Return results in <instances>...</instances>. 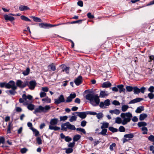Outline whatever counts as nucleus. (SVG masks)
<instances>
[{
  "mask_svg": "<svg viewBox=\"0 0 154 154\" xmlns=\"http://www.w3.org/2000/svg\"><path fill=\"white\" fill-rule=\"evenodd\" d=\"M121 117L123 119L122 121L120 118L118 117L116 118L115 122L118 124L122 123L123 125H125L131 121V118L132 117V115L130 112L125 113H122L121 114Z\"/></svg>",
  "mask_w": 154,
  "mask_h": 154,
  "instance_id": "f257e3e1",
  "label": "nucleus"
},
{
  "mask_svg": "<svg viewBox=\"0 0 154 154\" xmlns=\"http://www.w3.org/2000/svg\"><path fill=\"white\" fill-rule=\"evenodd\" d=\"M99 97L97 94L94 95L91 94H88L85 96L86 99L90 101V103L93 106H98L100 102Z\"/></svg>",
  "mask_w": 154,
  "mask_h": 154,
  "instance_id": "f03ea898",
  "label": "nucleus"
},
{
  "mask_svg": "<svg viewBox=\"0 0 154 154\" xmlns=\"http://www.w3.org/2000/svg\"><path fill=\"white\" fill-rule=\"evenodd\" d=\"M50 109V107L49 105H46L45 107H43L41 106H39L38 108L35 109L33 113L36 114L37 113H41L42 112L46 113Z\"/></svg>",
  "mask_w": 154,
  "mask_h": 154,
  "instance_id": "7ed1b4c3",
  "label": "nucleus"
},
{
  "mask_svg": "<svg viewBox=\"0 0 154 154\" xmlns=\"http://www.w3.org/2000/svg\"><path fill=\"white\" fill-rule=\"evenodd\" d=\"M61 129L65 131H66L67 129H68L71 130H75L76 128L75 126L73 125H71L69 122H67L66 123L62 124L61 125Z\"/></svg>",
  "mask_w": 154,
  "mask_h": 154,
  "instance_id": "20e7f679",
  "label": "nucleus"
},
{
  "mask_svg": "<svg viewBox=\"0 0 154 154\" xmlns=\"http://www.w3.org/2000/svg\"><path fill=\"white\" fill-rule=\"evenodd\" d=\"M28 82L27 81H26L24 82H22L20 80H17L16 82V85L17 86L20 88H23L26 86L28 85Z\"/></svg>",
  "mask_w": 154,
  "mask_h": 154,
  "instance_id": "39448f33",
  "label": "nucleus"
},
{
  "mask_svg": "<svg viewBox=\"0 0 154 154\" xmlns=\"http://www.w3.org/2000/svg\"><path fill=\"white\" fill-rule=\"evenodd\" d=\"M54 103L56 104H58L61 103L65 102V100L63 95H61L57 99L54 100Z\"/></svg>",
  "mask_w": 154,
  "mask_h": 154,
  "instance_id": "423d86ee",
  "label": "nucleus"
},
{
  "mask_svg": "<svg viewBox=\"0 0 154 154\" xmlns=\"http://www.w3.org/2000/svg\"><path fill=\"white\" fill-rule=\"evenodd\" d=\"M17 89V87L15 85V82L13 81H10L6 85V88Z\"/></svg>",
  "mask_w": 154,
  "mask_h": 154,
  "instance_id": "0eeeda50",
  "label": "nucleus"
},
{
  "mask_svg": "<svg viewBox=\"0 0 154 154\" xmlns=\"http://www.w3.org/2000/svg\"><path fill=\"white\" fill-rule=\"evenodd\" d=\"M76 94L75 93L70 94L69 96L66 98V99L65 100V103H69L71 102L72 99L76 97Z\"/></svg>",
  "mask_w": 154,
  "mask_h": 154,
  "instance_id": "6e6552de",
  "label": "nucleus"
},
{
  "mask_svg": "<svg viewBox=\"0 0 154 154\" xmlns=\"http://www.w3.org/2000/svg\"><path fill=\"white\" fill-rule=\"evenodd\" d=\"M76 113L77 116H79L82 119H85L86 117V114L87 112H75Z\"/></svg>",
  "mask_w": 154,
  "mask_h": 154,
  "instance_id": "1a4fd4ad",
  "label": "nucleus"
},
{
  "mask_svg": "<svg viewBox=\"0 0 154 154\" xmlns=\"http://www.w3.org/2000/svg\"><path fill=\"white\" fill-rule=\"evenodd\" d=\"M82 77L81 76H79L74 80V82L76 85H79L81 84L82 82Z\"/></svg>",
  "mask_w": 154,
  "mask_h": 154,
  "instance_id": "9d476101",
  "label": "nucleus"
},
{
  "mask_svg": "<svg viewBox=\"0 0 154 154\" xmlns=\"http://www.w3.org/2000/svg\"><path fill=\"white\" fill-rule=\"evenodd\" d=\"M36 85V83L35 81H31L29 82V84H28V86L30 89L33 90L34 89Z\"/></svg>",
  "mask_w": 154,
  "mask_h": 154,
  "instance_id": "9b49d317",
  "label": "nucleus"
},
{
  "mask_svg": "<svg viewBox=\"0 0 154 154\" xmlns=\"http://www.w3.org/2000/svg\"><path fill=\"white\" fill-rule=\"evenodd\" d=\"M23 105L24 106L27 105V108L29 110L32 111L34 109L35 105L32 103H28L27 102H25Z\"/></svg>",
  "mask_w": 154,
  "mask_h": 154,
  "instance_id": "f8f14e48",
  "label": "nucleus"
},
{
  "mask_svg": "<svg viewBox=\"0 0 154 154\" xmlns=\"http://www.w3.org/2000/svg\"><path fill=\"white\" fill-rule=\"evenodd\" d=\"M59 122L58 119L54 118L51 119L50 122V125L52 126L56 125Z\"/></svg>",
  "mask_w": 154,
  "mask_h": 154,
  "instance_id": "ddd939ff",
  "label": "nucleus"
},
{
  "mask_svg": "<svg viewBox=\"0 0 154 154\" xmlns=\"http://www.w3.org/2000/svg\"><path fill=\"white\" fill-rule=\"evenodd\" d=\"M143 100V98L140 97H137L135 99L131 100L129 102V104L134 103L140 102Z\"/></svg>",
  "mask_w": 154,
  "mask_h": 154,
  "instance_id": "4468645a",
  "label": "nucleus"
},
{
  "mask_svg": "<svg viewBox=\"0 0 154 154\" xmlns=\"http://www.w3.org/2000/svg\"><path fill=\"white\" fill-rule=\"evenodd\" d=\"M4 17L6 20H9L11 21H12L15 19L14 17L9 16V15H5L4 16Z\"/></svg>",
  "mask_w": 154,
  "mask_h": 154,
  "instance_id": "2eb2a0df",
  "label": "nucleus"
},
{
  "mask_svg": "<svg viewBox=\"0 0 154 154\" xmlns=\"http://www.w3.org/2000/svg\"><path fill=\"white\" fill-rule=\"evenodd\" d=\"M13 127L12 122H10L8 123L7 127V132L8 133H11V130L13 129Z\"/></svg>",
  "mask_w": 154,
  "mask_h": 154,
  "instance_id": "dca6fc26",
  "label": "nucleus"
},
{
  "mask_svg": "<svg viewBox=\"0 0 154 154\" xmlns=\"http://www.w3.org/2000/svg\"><path fill=\"white\" fill-rule=\"evenodd\" d=\"M108 95L109 93L107 91H100L99 97H104Z\"/></svg>",
  "mask_w": 154,
  "mask_h": 154,
  "instance_id": "f3484780",
  "label": "nucleus"
},
{
  "mask_svg": "<svg viewBox=\"0 0 154 154\" xmlns=\"http://www.w3.org/2000/svg\"><path fill=\"white\" fill-rule=\"evenodd\" d=\"M17 89H14L12 88L11 90L7 91L6 92L8 94L9 93L11 95H14L15 94L17 93V92L15 91Z\"/></svg>",
  "mask_w": 154,
  "mask_h": 154,
  "instance_id": "a211bd4d",
  "label": "nucleus"
},
{
  "mask_svg": "<svg viewBox=\"0 0 154 154\" xmlns=\"http://www.w3.org/2000/svg\"><path fill=\"white\" fill-rule=\"evenodd\" d=\"M48 70L50 71H54L56 70V66L54 63H52L48 65Z\"/></svg>",
  "mask_w": 154,
  "mask_h": 154,
  "instance_id": "6ab92c4d",
  "label": "nucleus"
},
{
  "mask_svg": "<svg viewBox=\"0 0 154 154\" xmlns=\"http://www.w3.org/2000/svg\"><path fill=\"white\" fill-rule=\"evenodd\" d=\"M22 97L24 99L25 101H26L27 99L29 100H31L32 99V97L31 95H28L27 96H26L25 94H23Z\"/></svg>",
  "mask_w": 154,
  "mask_h": 154,
  "instance_id": "aec40b11",
  "label": "nucleus"
},
{
  "mask_svg": "<svg viewBox=\"0 0 154 154\" xmlns=\"http://www.w3.org/2000/svg\"><path fill=\"white\" fill-rule=\"evenodd\" d=\"M117 87L119 89V92L120 93L122 92H125V89L124 88L123 85H117Z\"/></svg>",
  "mask_w": 154,
  "mask_h": 154,
  "instance_id": "412c9836",
  "label": "nucleus"
},
{
  "mask_svg": "<svg viewBox=\"0 0 154 154\" xmlns=\"http://www.w3.org/2000/svg\"><path fill=\"white\" fill-rule=\"evenodd\" d=\"M101 124L102 125L100 127L101 129H106L109 127V123L107 122H103L101 123Z\"/></svg>",
  "mask_w": 154,
  "mask_h": 154,
  "instance_id": "4be33fe9",
  "label": "nucleus"
},
{
  "mask_svg": "<svg viewBox=\"0 0 154 154\" xmlns=\"http://www.w3.org/2000/svg\"><path fill=\"white\" fill-rule=\"evenodd\" d=\"M70 68L69 67H67L66 66H64L62 70V72H65L66 74H68L69 72Z\"/></svg>",
  "mask_w": 154,
  "mask_h": 154,
  "instance_id": "5701e85b",
  "label": "nucleus"
},
{
  "mask_svg": "<svg viewBox=\"0 0 154 154\" xmlns=\"http://www.w3.org/2000/svg\"><path fill=\"white\" fill-rule=\"evenodd\" d=\"M19 10L21 11L29 9V8L27 6L25 5H20L19 7Z\"/></svg>",
  "mask_w": 154,
  "mask_h": 154,
  "instance_id": "b1692460",
  "label": "nucleus"
},
{
  "mask_svg": "<svg viewBox=\"0 0 154 154\" xmlns=\"http://www.w3.org/2000/svg\"><path fill=\"white\" fill-rule=\"evenodd\" d=\"M111 86V84L109 82H106L103 83L102 85L103 88H108Z\"/></svg>",
  "mask_w": 154,
  "mask_h": 154,
  "instance_id": "393cba45",
  "label": "nucleus"
},
{
  "mask_svg": "<svg viewBox=\"0 0 154 154\" xmlns=\"http://www.w3.org/2000/svg\"><path fill=\"white\" fill-rule=\"evenodd\" d=\"M39 27L42 28H49V24L47 23H41L39 24Z\"/></svg>",
  "mask_w": 154,
  "mask_h": 154,
  "instance_id": "a878e982",
  "label": "nucleus"
},
{
  "mask_svg": "<svg viewBox=\"0 0 154 154\" xmlns=\"http://www.w3.org/2000/svg\"><path fill=\"white\" fill-rule=\"evenodd\" d=\"M49 129L50 130H53L54 131H58L60 129V128L57 126H54L49 125Z\"/></svg>",
  "mask_w": 154,
  "mask_h": 154,
  "instance_id": "bb28decb",
  "label": "nucleus"
},
{
  "mask_svg": "<svg viewBox=\"0 0 154 154\" xmlns=\"http://www.w3.org/2000/svg\"><path fill=\"white\" fill-rule=\"evenodd\" d=\"M144 109V107L143 106H140L138 107L136 110L135 112L137 113H140Z\"/></svg>",
  "mask_w": 154,
  "mask_h": 154,
  "instance_id": "cd10ccee",
  "label": "nucleus"
},
{
  "mask_svg": "<svg viewBox=\"0 0 154 154\" xmlns=\"http://www.w3.org/2000/svg\"><path fill=\"white\" fill-rule=\"evenodd\" d=\"M147 116V115L145 113H142L140 115L139 119L140 121L144 120Z\"/></svg>",
  "mask_w": 154,
  "mask_h": 154,
  "instance_id": "c85d7f7f",
  "label": "nucleus"
},
{
  "mask_svg": "<svg viewBox=\"0 0 154 154\" xmlns=\"http://www.w3.org/2000/svg\"><path fill=\"white\" fill-rule=\"evenodd\" d=\"M120 111L119 109H116L113 110H110L109 112L111 113H114L116 115H119L120 113Z\"/></svg>",
  "mask_w": 154,
  "mask_h": 154,
  "instance_id": "c756f323",
  "label": "nucleus"
},
{
  "mask_svg": "<svg viewBox=\"0 0 154 154\" xmlns=\"http://www.w3.org/2000/svg\"><path fill=\"white\" fill-rule=\"evenodd\" d=\"M134 137V135L132 133H130L128 134H126L124 135V137L126 138H128L130 139L133 138Z\"/></svg>",
  "mask_w": 154,
  "mask_h": 154,
  "instance_id": "7c9ffc66",
  "label": "nucleus"
},
{
  "mask_svg": "<svg viewBox=\"0 0 154 154\" xmlns=\"http://www.w3.org/2000/svg\"><path fill=\"white\" fill-rule=\"evenodd\" d=\"M133 90L134 93L135 94H138L140 93V89L138 88L137 86L134 87Z\"/></svg>",
  "mask_w": 154,
  "mask_h": 154,
  "instance_id": "2f4dec72",
  "label": "nucleus"
},
{
  "mask_svg": "<svg viewBox=\"0 0 154 154\" xmlns=\"http://www.w3.org/2000/svg\"><path fill=\"white\" fill-rule=\"evenodd\" d=\"M102 129V131L101 132L98 133L99 134H101L103 136L107 135V134H106L107 132V129L105 128H103Z\"/></svg>",
  "mask_w": 154,
  "mask_h": 154,
  "instance_id": "473e14b6",
  "label": "nucleus"
},
{
  "mask_svg": "<svg viewBox=\"0 0 154 154\" xmlns=\"http://www.w3.org/2000/svg\"><path fill=\"white\" fill-rule=\"evenodd\" d=\"M81 136L79 134H77L74 136L73 138V140L74 142L77 141L80 139Z\"/></svg>",
  "mask_w": 154,
  "mask_h": 154,
  "instance_id": "72a5a7b5",
  "label": "nucleus"
},
{
  "mask_svg": "<svg viewBox=\"0 0 154 154\" xmlns=\"http://www.w3.org/2000/svg\"><path fill=\"white\" fill-rule=\"evenodd\" d=\"M20 18L22 20L26 21H29L31 22V20L29 19L27 17L24 15H22L20 17Z\"/></svg>",
  "mask_w": 154,
  "mask_h": 154,
  "instance_id": "f704fd0d",
  "label": "nucleus"
},
{
  "mask_svg": "<svg viewBox=\"0 0 154 154\" xmlns=\"http://www.w3.org/2000/svg\"><path fill=\"white\" fill-rule=\"evenodd\" d=\"M109 129L110 131H112L113 133L116 132L118 131L117 129L115 128L112 126L109 127Z\"/></svg>",
  "mask_w": 154,
  "mask_h": 154,
  "instance_id": "c9c22d12",
  "label": "nucleus"
},
{
  "mask_svg": "<svg viewBox=\"0 0 154 154\" xmlns=\"http://www.w3.org/2000/svg\"><path fill=\"white\" fill-rule=\"evenodd\" d=\"M82 20H80L75 21H72V22H69L66 23L72 24H74V23H77L80 24L82 23Z\"/></svg>",
  "mask_w": 154,
  "mask_h": 154,
  "instance_id": "e433bc0d",
  "label": "nucleus"
},
{
  "mask_svg": "<svg viewBox=\"0 0 154 154\" xmlns=\"http://www.w3.org/2000/svg\"><path fill=\"white\" fill-rule=\"evenodd\" d=\"M146 125V123L145 122H139L138 123V125L140 127L142 126H145Z\"/></svg>",
  "mask_w": 154,
  "mask_h": 154,
  "instance_id": "4c0bfd02",
  "label": "nucleus"
},
{
  "mask_svg": "<svg viewBox=\"0 0 154 154\" xmlns=\"http://www.w3.org/2000/svg\"><path fill=\"white\" fill-rule=\"evenodd\" d=\"M32 18L34 21L36 22H41L42 20L39 18L35 16H32Z\"/></svg>",
  "mask_w": 154,
  "mask_h": 154,
  "instance_id": "58836bf2",
  "label": "nucleus"
},
{
  "mask_svg": "<svg viewBox=\"0 0 154 154\" xmlns=\"http://www.w3.org/2000/svg\"><path fill=\"white\" fill-rule=\"evenodd\" d=\"M134 87L130 86H127L126 87V89L127 91L128 92H131L133 90Z\"/></svg>",
  "mask_w": 154,
  "mask_h": 154,
  "instance_id": "ea45409f",
  "label": "nucleus"
},
{
  "mask_svg": "<svg viewBox=\"0 0 154 154\" xmlns=\"http://www.w3.org/2000/svg\"><path fill=\"white\" fill-rule=\"evenodd\" d=\"M141 130L143 131L142 133L143 134H147L148 129L146 127H143L141 128Z\"/></svg>",
  "mask_w": 154,
  "mask_h": 154,
  "instance_id": "a19ab883",
  "label": "nucleus"
},
{
  "mask_svg": "<svg viewBox=\"0 0 154 154\" xmlns=\"http://www.w3.org/2000/svg\"><path fill=\"white\" fill-rule=\"evenodd\" d=\"M42 101H45L47 103H50L51 102V100L47 97L45 98H43L42 99Z\"/></svg>",
  "mask_w": 154,
  "mask_h": 154,
  "instance_id": "79ce46f5",
  "label": "nucleus"
},
{
  "mask_svg": "<svg viewBox=\"0 0 154 154\" xmlns=\"http://www.w3.org/2000/svg\"><path fill=\"white\" fill-rule=\"evenodd\" d=\"M129 106L127 105H124L122 107V111L125 112L126 111L128 108Z\"/></svg>",
  "mask_w": 154,
  "mask_h": 154,
  "instance_id": "37998d69",
  "label": "nucleus"
},
{
  "mask_svg": "<svg viewBox=\"0 0 154 154\" xmlns=\"http://www.w3.org/2000/svg\"><path fill=\"white\" fill-rule=\"evenodd\" d=\"M73 149L72 148H69L66 149L65 152L67 154H69L72 152Z\"/></svg>",
  "mask_w": 154,
  "mask_h": 154,
  "instance_id": "c03bdc74",
  "label": "nucleus"
},
{
  "mask_svg": "<svg viewBox=\"0 0 154 154\" xmlns=\"http://www.w3.org/2000/svg\"><path fill=\"white\" fill-rule=\"evenodd\" d=\"M29 68H26V70L25 71H24L23 72V73L24 75H26L29 74Z\"/></svg>",
  "mask_w": 154,
  "mask_h": 154,
  "instance_id": "a18cd8bd",
  "label": "nucleus"
},
{
  "mask_svg": "<svg viewBox=\"0 0 154 154\" xmlns=\"http://www.w3.org/2000/svg\"><path fill=\"white\" fill-rule=\"evenodd\" d=\"M32 130L35 134V135L36 136H38L39 134V132L36 129L34 128H32Z\"/></svg>",
  "mask_w": 154,
  "mask_h": 154,
  "instance_id": "49530a36",
  "label": "nucleus"
},
{
  "mask_svg": "<svg viewBox=\"0 0 154 154\" xmlns=\"http://www.w3.org/2000/svg\"><path fill=\"white\" fill-rule=\"evenodd\" d=\"M116 144L115 143H112L111 145L110 146L109 149L111 151H113L114 150V147H115Z\"/></svg>",
  "mask_w": 154,
  "mask_h": 154,
  "instance_id": "de8ad7c7",
  "label": "nucleus"
},
{
  "mask_svg": "<svg viewBox=\"0 0 154 154\" xmlns=\"http://www.w3.org/2000/svg\"><path fill=\"white\" fill-rule=\"evenodd\" d=\"M97 117L98 119H100L102 118L103 117V115L102 112H99L97 113Z\"/></svg>",
  "mask_w": 154,
  "mask_h": 154,
  "instance_id": "09e8293b",
  "label": "nucleus"
},
{
  "mask_svg": "<svg viewBox=\"0 0 154 154\" xmlns=\"http://www.w3.org/2000/svg\"><path fill=\"white\" fill-rule=\"evenodd\" d=\"M77 118V117L75 116H72L70 119L69 121L70 122H72L73 121H75L76 120Z\"/></svg>",
  "mask_w": 154,
  "mask_h": 154,
  "instance_id": "8fccbe9b",
  "label": "nucleus"
},
{
  "mask_svg": "<svg viewBox=\"0 0 154 154\" xmlns=\"http://www.w3.org/2000/svg\"><path fill=\"white\" fill-rule=\"evenodd\" d=\"M68 118V117L67 116H60V121H65Z\"/></svg>",
  "mask_w": 154,
  "mask_h": 154,
  "instance_id": "3c124183",
  "label": "nucleus"
},
{
  "mask_svg": "<svg viewBox=\"0 0 154 154\" xmlns=\"http://www.w3.org/2000/svg\"><path fill=\"white\" fill-rule=\"evenodd\" d=\"M76 129L77 131L81 132L84 134H85L86 133V132L84 129L77 128Z\"/></svg>",
  "mask_w": 154,
  "mask_h": 154,
  "instance_id": "603ef678",
  "label": "nucleus"
},
{
  "mask_svg": "<svg viewBox=\"0 0 154 154\" xmlns=\"http://www.w3.org/2000/svg\"><path fill=\"white\" fill-rule=\"evenodd\" d=\"M125 128L122 126H121L119 128V131L121 132H124L125 131Z\"/></svg>",
  "mask_w": 154,
  "mask_h": 154,
  "instance_id": "864d4df0",
  "label": "nucleus"
},
{
  "mask_svg": "<svg viewBox=\"0 0 154 154\" xmlns=\"http://www.w3.org/2000/svg\"><path fill=\"white\" fill-rule=\"evenodd\" d=\"M105 106H108L110 105V100L109 99H106L104 101V102Z\"/></svg>",
  "mask_w": 154,
  "mask_h": 154,
  "instance_id": "5fc2aeb1",
  "label": "nucleus"
},
{
  "mask_svg": "<svg viewBox=\"0 0 154 154\" xmlns=\"http://www.w3.org/2000/svg\"><path fill=\"white\" fill-rule=\"evenodd\" d=\"M148 97L150 99H153L154 97V94L152 93H149L148 95Z\"/></svg>",
  "mask_w": 154,
  "mask_h": 154,
  "instance_id": "6e6d98bb",
  "label": "nucleus"
},
{
  "mask_svg": "<svg viewBox=\"0 0 154 154\" xmlns=\"http://www.w3.org/2000/svg\"><path fill=\"white\" fill-rule=\"evenodd\" d=\"M7 83L5 82H0V87L2 88L5 87L6 88V85Z\"/></svg>",
  "mask_w": 154,
  "mask_h": 154,
  "instance_id": "4d7b16f0",
  "label": "nucleus"
},
{
  "mask_svg": "<svg viewBox=\"0 0 154 154\" xmlns=\"http://www.w3.org/2000/svg\"><path fill=\"white\" fill-rule=\"evenodd\" d=\"M148 91L150 93H152L154 92V87L153 86H150L148 88Z\"/></svg>",
  "mask_w": 154,
  "mask_h": 154,
  "instance_id": "13d9d810",
  "label": "nucleus"
},
{
  "mask_svg": "<svg viewBox=\"0 0 154 154\" xmlns=\"http://www.w3.org/2000/svg\"><path fill=\"white\" fill-rule=\"evenodd\" d=\"M36 141L37 143L38 144H42V140L41 138L39 137H38L36 138Z\"/></svg>",
  "mask_w": 154,
  "mask_h": 154,
  "instance_id": "bf43d9fd",
  "label": "nucleus"
},
{
  "mask_svg": "<svg viewBox=\"0 0 154 154\" xmlns=\"http://www.w3.org/2000/svg\"><path fill=\"white\" fill-rule=\"evenodd\" d=\"M27 151L28 149L27 148H24L21 149L20 152L22 153L23 154L25 153Z\"/></svg>",
  "mask_w": 154,
  "mask_h": 154,
  "instance_id": "052dcab7",
  "label": "nucleus"
},
{
  "mask_svg": "<svg viewBox=\"0 0 154 154\" xmlns=\"http://www.w3.org/2000/svg\"><path fill=\"white\" fill-rule=\"evenodd\" d=\"M88 17L89 19H93L94 18V17L93 15H91V13L89 12L87 14Z\"/></svg>",
  "mask_w": 154,
  "mask_h": 154,
  "instance_id": "680f3d73",
  "label": "nucleus"
},
{
  "mask_svg": "<svg viewBox=\"0 0 154 154\" xmlns=\"http://www.w3.org/2000/svg\"><path fill=\"white\" fill-rule=\"evenodd\" d=\"M40 96L41 98L45 97L46 96V94L44 92H41L40 94Z\"/></svg>",
  "mask_w": 154,
  "mask_h": 154,
  "instance_id": "e2e57ef3",
  "label": "nucleus"
},
{
  "mask_svg": "<svg viewBox=\"0 0 154 154\" xmlns=\"http://www.w3.org/2000/svg\"><path fill=\"white\" fill-rule=\"evenodd\" d=\"M148 140L152 141L154 142V136L152 135H150L148 138Z\"/></svg>",
  "mask_w": 154,
  "mask_h": 154,
  "instance_id": "0e129e2a",
  "label": "nucleus"
},
{
  "mask_svg": "<svg viewBox=\"0 0 154 154\" xmlns=\"http://www.w3.org/2000/svg\"><path fill=\"white\" fill-rule=\"evenodd\" d=\"M99 106L101 108L104 109L106 108V107L105 106L104 104V103L103 102H101L100 103Z\"/></svg>",
  "mask_w": 154,
  "mask_h": 154,
  "instance_id": "69168bd1",
  "label": "nucleus"
},
{
  "mask_svg": "<svg viewBox=\"0 0 154 154\" xmlns=\"http://www.w3.org/2000/svg\"><path fill=\"white\" fill-rule=\"evenodd\" d=\"M112 104L116 106H119L120 105L119 102L116 100H114L112 102Z\"/></svg>",
  "mask_w": 154,
  "mask_h": 154,
  "instance_id": "338daca9",
  "label": "nucleus"
},
{
  "mask_svg": "<svg viewBox=\"0 0 154 154\" xmlns=\"http://www.w3.org/2000/svg\"><path fill=\"white\" fill-rule=\"evenodd\" d=\"M65 140L67 142H69L72 140V138L69 136L66 137Z\"/></svg>",
  "mask_w": 154,
  "mask_h": 154,
  "instance_id": "774afa93",
  "label": "nucleus"
}]
</instances>
